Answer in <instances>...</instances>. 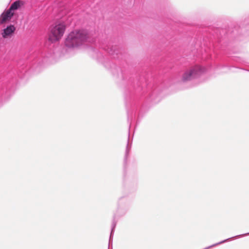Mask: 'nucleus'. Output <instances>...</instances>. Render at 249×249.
Wrapping results in <instances>:
<instances>
[{
  "mask_svg": "<svg viewBox=\"0 0 249 249\" xmlns=\"http://www.w3.org/2000/svg\"><path fill=\"white\" fill-rule=\"evenodd\" d=\"M205 71V69L196 65L186 70L182 74L181 81L185 83L199 77Z\"/></svg>",
  "mask_w": 249,
  "mask_h": 249,
  "instance_id": "3",
  "label": "nucleus"
},
{
  "mask_svg": "<svg viewBox=\"0 0 249 249\" xmlns=\"http://www.w3.org/2000/svg\"><path fill=\"white\" fill-rule=\"evenodd\" d=\"M16 28L14 25L10 24L4 28L1 33V36L3 38H6L11 36L15 32Z\"/></svg>",
  "mask_w": 249,
  "mask_h": 249,
  "instance_id": "6",
  "label": "nucleus"
},
{
  "mask_svg": "<svg viewBox=\"0 0 249 249\" xmlns=\"http://www.w3.org/2000/svg\"><path fill=\"white\" fill-rule=\"evenodd\" d=\"M88 35L84 30H75L70 32L65 40V45L71 49L77 48L87 40Z\"/></svg>",
  "mask_w": 249,
  "mask_h": 249,
  "instance_id": "2",
  "label": "nucleus"
},
{
  "mask_svg": "<svg viewBox=\"0 0 249 249\" xmlns=\"http://www.w3.org/2000/svg\"><path fill=\"white\" fill-rule=\"evenodd\" d=\"M107 50L114 58L117 57V55L120 53V50L116 46H112L111 47H108Z\"/></svg>",
  "mask_w": 249,
  "mask_h": 249,
  "instance_id": "7",
  "label": "nucleus"
},
{
  "mask_svg": "<svg viewBox=\"0 0 249 249\" xmlns=\"http://www.w3.org/2000/svg\"><path fill=\"white\" fill-rule=\"evenodd\" d=\"M22 5V2L21 1L19 0H16L12 3L8 10L12 13H14V11L19 9Z\"/></svg>",
  "mask_w": 249,
  "mask_h": 249,
  "instance_id": "8",
  "label": "nucleus"
},
{
  "mask_svg": "<svg viewBox=\"0 0 249 249\" xmlns=\"http://www.w3.org/2000/svg\"><path fill=\"white\" fill-rule=\"evenodd\" d=\"M15 13H12L8 9L4 10L0 16V24H3L9 22Z\"/></svg>",
  "mask_w": 249,
  "mask_h": 249,
  "instance_id": "5",
  "label": "nucleus"
},
{
  "mask_svg": "<svg viewBox=\"0 0 249 249\" xmlns=\"http://www.w3.org/2000/svg\"><path fill=\"white\" fill-rule=\"evenodd\" d=\"M131 147V142L129 141V136H128V141H127V144L126 147L125 152V156H124V162L125 163L126 162L127 158L128 156L129 151L130 150Z\"/></svg>",
  "mask_w": 249,
  "mask_h": 249,
  "instance_id": "9",
  "label": "nucleus"
},
{
  "mask_svg": "<svg viewBox=\"0 0 249 249\" xmlns=\"http://www.w3.org/2000/svg\"><path fill=\"white\" fill-rule=\"evenodd\" d=\"M129 208L130 202L126 197L121 196L118 198L117 209L114 213L111 224V230L109 240V245L112 240L114 231L117 224V218L122 217L125 215Z\"/></svg>",
  "mask_w": 249,
  "mask_h": 249,
  "instance_id": "1",
  "label": "nucleus"
},
{
  "mask_svg": "<svg viewBox=\"0 0 249 249\" xmlns=\"http://www.w3.org/2000/svg\"><path fill=\"white\" fill-rule=\"evenodd\" d=\"M66 29L63 23H59L53 26L51 30L49 40L53 42L58 41L63 36Z\"/></svg>",
  "mask_w": 249,
  "mask_h": 249,
  "instance_id": "4",
  "label": "nucleus"
}]
</instances>
